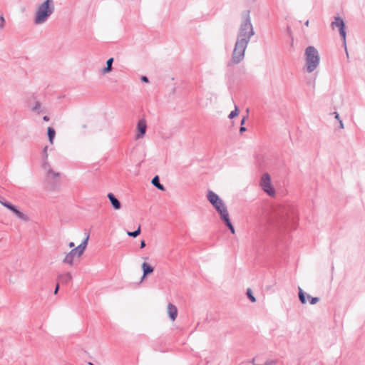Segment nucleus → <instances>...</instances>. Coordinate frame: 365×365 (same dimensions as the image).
I'll list each match as a JSON object with an SVG mask.
<instances>
[{
    "label": "nucleus",
    "mask_w": 365,
    "mask_h": 365,
    "mask_svg": "<svg viewBox=\"0 0 365 365\" xmlns=\"http://www.w3.org/2000/svg\"><path fill=\"white\" fill-rule=\"evenodd\" d=\"M55 9L53 0H46L41 4L36 10L34 18L36 24L44 23L53 13Z\"/></svg>",
    "instance_id": "3"
},
{
    "label": "nucleus",
    "mask_w": 365,
    "mask_h": 365,
    "mask_svg": "<svg viewBox=\"0 0 365 365\" xmlns=\"http://www.w3.org/2000/svg\"><path fill=\"white\" fill-rule=\"evenodd\" d=\"M9 201H6L4 198L0 197V203L3 205V206H6V204L8 203Z\"/></svg>",
    "instance_id": "33"
},
{
    "label": "nucleus",
    "mask_w": 365,
    "mask_h": 365,
    "mask_svg": "<svg viewBox=\"0 0 365 365\" xmlns=\"http://www.w3.org/2000/svg\"><path fill=\"white\" fill-rule=\"evenodd\" d=\"M151 183L153 184V186H155L156 188L161 191H164L165 190L164 185L160 182V178L158 175H155L153 177V178L151 180Z\"/></svg>",
    "instance_id": "17"
},
{
    "label": "nucleus",
    "mask_w": 365,
    "mask_h": 365,
    "mask_svg": "<svg viewBox=\"0 0 365 365\" xmlns=\"http://www.w3.org/2000/svg\"><path fill=\"white\" fill-rule=\"evenodd\" d=\"M207 198L217 212L225 205V202L220 197V196L212 190H209L207 191Z\"/></svg>",
    "instance_id": "7"
},
{
    "label": "nucleus",
    "mask_w": 365,
    "mask_h": 365,
    "mask_svg": "<svg viewBox=\"0 0 365 365\" xmlns=\"http://www.w3.org/2000/svg\"><path fill=\"white\" fill-rule=\"evenodd\" d=\"M113 61H114V58L112 57L107 60L106 66L105 68H103L101 71L102 73L105 74V73H109L112 71Z\"/></svg>",
    "instance_id": "18"
},
{
    "label": "nucleus",
    "mask_w": 365,
    "mask_h": 365,
    "mask_svg": "<svg viewBox=\"0 0 365 365\" xmlns=\"http://www.w3.org/2000/svg\"><path fill=\"white\" fill-rule=\"evenodd\" d=\"M217 212L220 215V219L224 222L225 225L230 230L232 234H234L235 232V227L230 219V215L226 205L220 210H218Z\"/></svg>",
    "instance_id": "8"
},
{
    "label": "nucleus",
    "mask_w": 365,
    "mask_h": 365,
    "mask_svg": "<svg viewBox=\"0 0 365 365\" xmlns=\"http://www.w3.org/2000/svg\"><path fill=\"white\" fill-rule=\"evenodd\" d=\"M309 20H307V21L304 23L305 26H309Z\"/></svg>",
    "instance_id": "44"
},
{
    "label": "nucleus",
    "mask_w": 365,
    "mask_h": 365,
    "mask_svg": "<svg viewBox=\"0 0 365 365\" xmlns=\"http://www.w3.org/2000/svg\"><path fill=\"white\" fill-rule=\"evenodd\" d=\"M43 120L44 121H48V120H49V117H48V115H44V116L43 117Z\"/></svg>",
    "instance_id": "41"
},
{
    "label": "nucleus",
    "mask_w": 365,
    "mask_h": 365,
    "mask_svg": "<svg viewBox=\"0 0 365 365\" xmlns=\"http://www.w3.org/2000/svg\"><path fill=\"white\" fill-rule=\"evenodd\" d=\"M72 279L71 273L66 272L64 274H60L58 275V281L62 284H68Z\"/></svg>",
    "instance_id": "16"
},
{
    "label": "nucleus",
    "mask_w": 365,
    "mask_h": 365,
    "mask_svg": "<svg viewBox=\"0 0 365 365\" xmlns=\"http://www.w3.org/2000/svg\"><path fill=\"white\" fill-rule=\"evenodd\" d=\"M273 219L279 225L287 226L289 223L294 224L296 217L294 210L287 207H279L274 210Z\"/></svg>",
    "instance_id": "2"
},
{
    "label": "nucleus",
    "mask_w": 365,
    "mask_h": 365,
    "mask_svg": "<svg viewBox=\"0 0 365 365\" xmlns=\"http://www.w3.org/2000/svg\"><path fill=\"white\" fill-rule=\"evenodd\" d=\"M108 198L110 202L111 206L114 210H120L121 208V203L118 199L112 192L108 194Z\"/></svg>",
    "instance_id": "13"
},
{
    "label": "nucleus",
    "mask_w": 365,
    "mask_h": 365,
    "mask_svg": "<svg viewBox=\"0 0 365 365\" xmlns=\"http://www.w3.org/2000/svg\"><path fill=\"white\" fill-rule=\"evenodd\" d=\"M146 129L147 123L145 119H140L137 123V133L135 135V139L138 140L143 138L146 133Z\"/></svg>",
    "instance_id": "10"
},
{
    "label": "nucleus",
    "mask_w": 365,
    "mask_h": 365,
    "mask_svg": "<svg viewBox=\"0 0 365 365\" xmlns=\"http://www.w3.org/2000/svg\"><path fill=\"white\" fill-rule=\"evenodd\" d=\"M89 239V234H88L86 238L81 242V243L76 247L73 248L75 253L77 255V257H80L86 249L88 241Z\"/></svg>",
    "instance_id": "11"
},
{
    "label": "nucleus",
    "mask_w": 365,
    "mask_h": 365,
    "mask_svg": "<svg viewBox=\"0 0 365 365\" xmlns=\"http://www.w3.org/2000/svg\"><path fill=\"white\" fill-rule=\"evenodd\" d=\"M48 145H46L43 150H42V155H43V159L45 160V164H48Z\"/></svg>",
    "instance_id": "26"
},
{
    "label": "nucleus",
    "mask_w": 365,
    "mask_h": 365,
    "mask_svg": "<svg viewBox=\"0 0 365 365\" xmlns=\"http://www.w3.org/2000/svg\"><path fill=\"white\" fill-rule=\"evenodd\" d=\"M299 299L302 304H306L307 299L309 300V304L314 305L319 301V298L317 297H312L309 294L303 291L301 287H299Z\"/></svg>",
    "instance_id": "9"
},
{
    "label": "nucleus",
    "mask_w": 365,
    "mask_h": 365,
    "mask_svg": "<svg viewBox=\"0 0 365 365\" xmlns=\"http://www.w3.org/2000/svg\"><path fill=\"white\" fill-rule=\"evenodd\" d=\"M287 33H288L289 34H291V29H290V27H289V26H287Z\"/></svg>",
    "instance_id": "43"
},
{
    "label": "nucleus",
    "mask_w": 365,
    "mask_h": 365,
    "mask_svg": "<svg viewBox=\"0 0 365 365\" xmlns=\"http://www.w3.org/2000/svg\"><path fill=\"white\" fill-rule=\"evenodd\" d=\"M11 212L14 213L16 215V217L21 220H23L24 221H27L29 220L28 216L23 213L22 212H21L16 206Z\"/></svg>",
    "instance_id": "19"
},
{
    "label": "nucleus",
    "mask_w": 365,
    "mask_h": 365,
    "mask_svg": "<svg viewBox=\"0 0 365 365\" xmlns=\"http://www.w3.org/2000/svg\"><path fill=\"white\" fill-rule=\"evenodd\" d=\"M141 269L143 271V276L140 282H142L148 275L152 274L154 271V267L145 262L142 264Z\"/></svg>",
    "instance_id": "12"
},
{
    "label": "nucleus",
    "mask_w": 365,
    "mask_h": 365,
    "mask_svg": "<svg viewBox=\"0 0 365 365\" xmlns=\"http://www.w3.org/2000/svg\"><path fill=\"white\" fill-rule=\"evenodd\" d=\"M11 212L14 213L16 215V217L21 220H23L24 221H27L29 220L28 216L23 213L22 212H21L16 206Z\"/></svg>",
    "instance_id": "21"
},
{
    "label": "nucleus",
    "mask_w": 365,
    "mask_h": 365,
    "mask_svg": "<svg viewBox=\"0 0 365 365\" xmlns=\"http://www.w3.org/2000/svg\"><path fill=\"white\" fill-rule=\"evenodd\" d=\"M246 294H247L248 299L251 301V302H256V298L253 295L252 291V289L250 288H248L247 289Z\"/></svg>",
    "instance_id": "25"
},
{
    "label": "nucleus",
    "mask_w": 365,
    "mask_h": 365,
    "mask_svg": "<svg viewBox=\"0 0 365 365\" xmlns=\"http://www.w3.org/2000/svg\"><path fill=\"white\" fill-rule=\"evenodd\" d=\"M47 135L50 143L53 144L56 136V131L53 127H48L47 128Z\"/></svg>",
    "instance_id": "22"
},
{
    "label": "nucleus",
    "mask_w": 365,
    "mask_h": 365,
    "mask_svg": "<svg viewBox=\"0 0 365 365\" xmlns=\"http://www.w3.org/2000/svg\"><path fill=\"white\" fill-rule=\"evenodd\" d=\"M305 60L307 71L313 72L319 66L320 57L317 49L313 46H309L305 49Z\"/></svg>",
    "instance_id": "4"
},
{
    "label": "nucleus",
    "mask_w": 365,
    "mask_h": 365,
    "mask_svg": "<svg viewBox=\"0 0 365 365\" xmlns=\"http://www.w3.org/2000/svg\"><path fill=\"white\" fill-rule=\"evenodd\" d=\"M246 118H247L246 116H244V117L242 118L241 122H240L241 125H243L245 124V120H246Z\"/></svg>",
    "instance_id": "39"
},
{
    "label": "nucleus",
    "mask_w": 365,
    "mask_h": 365,
    "mask_svg": "<svg viewBox=\"0 0 365 365\" xmlns=\"http://www.w3.org/2000/svg\"><path fill=\"white\" fill-rule=\"evenodd\" d=\"M48 175H52L53 178H56L59 176V173L54 172L51 168H48Z\"/></svg>",
    "instance_id": "29"
},
{
    "label": "nucleus",
    "mask_w": 365,
    "mask_h": 365,
    "mask_svg": "<svg viewBox=\"0 0 365 365\" xmlns=\"http://www.w3.org/2000/svg\"><path fill=\"white\" fill-rule=\"evenodd\" d=\"M43 168L44 169L50 168H49V164L48 163V164H45V160H43Z\"/></svg>",
    "instance_id": "38"
},
{
    "label": "nucleus",
    "mask_w": 365,
    "mask_h": 365,
    "mask_svg": "<svg viewBox=\"0 0 365 365\" xmlns=\"http://www.w3.org/2000/svg\"><path fill=\"white\" fill-rule=\"evenodd\" d=\"M74 246H75L74 242H69V244H68V247H69L70 248L74 247Z\"/></svg>",
    "instance_id": "42"
},
{
    "label": "nucleus",
    "mask_w": 365,
    "mask_h": 365,
    "mask_svg": "<svg viewBox=\"0 0 365 365\" xmlns=\"http://www.w3.org/2000/svg\"><path fill=\"white\" fill-rule=\"evenodd\" d=\"M0 29H3L4 27V23H5V19H4V17L3 15H0Z\"/></svg>",
    "instance_id": "31"
},
{
    "label": "nucleus",
    "mask_w": 365,
    "mask_h": 365,
    "mask_svg": "<svg viewBox=\"0 0 365 365\" xmlns=\"http://www.w3.org/2000/svg\"><path fill=\"white\" fill-rule=\"evenodd\" d=\"M41 108V103L39 102H36V104H35V106L33 108V110L34 111H36L38 113H40L42 112L41 110H40Z\"/></svg>",
    "instance_id": "27"
},
{
    "label": "nucleus",
    "mask_w": 365,
    "mask_h": 365,
    "mask_svg": "<svg viewBox=\"0 0 365 365\" xmlns=\"http://www.w3.org/2000/svg\"><path fill=\"white\" fill-rule=\"evenodd\" d=\"M276 360H267L263 364H255V365H276Z\"/></svg>",
    "instance_id": "28"
},
{
    "label": "nucleus",
    "mask_w": 365,
    "mask_h": 365,
    "mask_svg": "<svg viewBox=\"0 0 365 365\" xmlns=\"http://www.w3.org/2000/svg\"><path fill=\"white\" fill-rule=\"evenodd\" d=\"M77 257V255L75 253L74 250L72 249L68 253H67L63 258L62 262L63 264H68L70 266H73L74 258Z\"/></svg>",
    "instance_id": "14"
},
{
    "label": "nucleus",
    "mask_w": 365,
    "mask_h": 365,
    "mask_svg": "<svg viewBox=\"0 0 365 365\" xmlns=\"http://www.w3.org/2000/svg\"><path fill=\"white\" fill-rule=\"evenodd\" d=\"M59 290V282H57L55 289H54V294H56Z\"/></svg>",
    "instance_id": "35"
},
{
    "label": "nucleus",
    "mask_w": 365,
    "mask_h": 365,
    "mask_svg": "<svg viewBox=\"0 0 365 365\" xmlns=\"http://www.w3.org/2000/svg\"><path fill=\"white\" fill-rule=\"evenodd\" d=\"M332 114L334 115V118H335L338 121H339V120H341V119H340V118H339V113H338L337 112H334Z\"/></svg>",
    "instance_id": "36"
},
{
    "label": "nucleus",
    "mask_w": 365,
    "mask_h": 365,
    "mask_svg": "<svg viewBox=\"0 0 365 365\" xmlns=\"http://www.w3.org/2000/svg\"><path fill=\"white\" fill-rule=\"evenodd\" d=\"M140 232H141L140 225H139L138 227L137 228V230H135L134 231H128L127 235L129 237L135 238L140 234Z\"/></svg>",
    "instance_id": "23"
},
{
    "label": "nucleus",
    "mask_w": 365,
    "mask_h": 365,
    "mask_svg": "<svg viewBox=\"0 0 365 365\" xmlns=\"http://www.w3.org/2000/svg\"><path fill=\"white\" fill-rule=\"evenodd\" d=\"M246 130H247L246 127H245L243 125H241L240 128V133H242L245 131H246Z\"/></svg>",
    "instance_id": "37"
},
{
    "label": "nucleus",
    "mask_w": 365,
    "mask_h": 365,
    "mask_svg": "<svg viewBox=\"0 0 365 365\" xmlns=\"http://www.w3.org/2000/svg\"><path fill=\"white\" fill-rule=\"evenodd\" d=\"M140 80H141L142 82H144V83H148L149 82V78L146 76H142L141 78H140Z\"/></svg>",
    "instance_id": "32"
},
{
    "label": "nucleus",
    "mask_w": 365,
    "mask_h": 365,
    "mask_svg": "<svg viewBox=\"0 0 365 365\" xmlns=\"http://www.w3.org/2000/svg\"><path fill=\"white\" fill-rule=\"evenodd\" d=\"M5 207H6L7 209H9V210L12 211L13 209H14L15 207V205H13L11 202H9L8 203L6 204V206Z\"/></svg>",
    "instance_id": "30"
},
{
    "label": "nucleus",
    "mask_w": 365,
    "mask_h": 365,
    "mask_svg": "<svg viewBox=\"0 0 365 365\" xmlns=\"http://www.w3.org/2000/svg\"><path fill=\"white\" fill-rule=\"evenodd\" d=\"M255 34L250 16V11L247 10L237 31V39L232 53V58L227 66H230L232 65L238 64L244 59L245 50L251 38Z\"/></svg>",
    "instance_id": "1"
},
{
    "label": "nucleus",
    "mask_w": 365,
    "mask_h": 365,
    "mask_svg": "<svg viewBox=\"0 0 365 365\" xmlns=\"http://www.w3.org/2000/svg\"><path fill=\"white\" fill-rule=\"evenodd\" d=\"M332 29H334L335 27L339 29V34L343 40V43L346 50V25L342 18L339 16L334 17V21L331 22V24Z\"/></svg>",
    "instance_id": "5"
},
{
    "label": "nucleus",
    "mask_w": 365,
    "mask_h": 365,
    "mask_svg": "<svg viewBox=\"0 0 365 365\" xmlns=\"http://www.w3.org/2000/svg\"><path fill=\"white\" fill-rule=\"evenodd\" d=\"M262 189L269 196L275 195V190L271 184V178L267 173L262 175L260 182Z\"/></svg>",
    "instance_id": "6"
},
{
    "label": "nucleus",
    "mask_w": 365,
    "mask_h": 365,
    "mask_svg": "<svg viewBox=\"0 0 365 365\" xmlns=\"http://www.w3.org/2000/svg\"><path fill=\"white\" fill-rule=\"evenodd\" d=\"M168 314L171 321H175L178 316V309L172 303L168 305Z\"/></svg>",
    "instance_id": "15"
},
{
    "label": "nucleus",
    "mask_w": 365,
    "mask_h": 365,
    "mask_svg": "<svg viewBox=\"0 0 365 365\" xmlns=\"http://www.w3.org/2000/svg\"><path fill=\"white\" fill-rule=\"evenodd\" d=\"M145 246H146V244H145V240H142L140 241V249L144 248Z\"/></svg>",
    "instance_id": "34"
},
{
    "label": "nucleus",
    "mask_w": 365,
    "mask_h": 365,
    "mask_svg": "<svg viewBox=\"0 0 365 365\" xmlns=\"http://www.w3.org/2000/svg\"><path fill=\"white\" fill-rule=\"evenodd\" d=\"M238 114H239V108H238V107L235 105V109L230 112V114H229V115H228V118H229L230 119H232V118H235L236 116H237V115H238Z\"/></svg>",
    "instance_id": "24"
},
{
    "label": "nucleus",
    "mask_w": 365,
    "mask_h": 365,
    "mask_svg": "<svg viewBox=\"0 0 365 365\" xmlns=\"http://www.w3.org/2000/svg\"><path fill=\"white\" fill-rule=\"evenodd\" d=\"M339 128H344V123H343V121L341 120H339Z\"/></svg>",
    "instance_id": "40"
},
{
    "label": "nucleus",
    "mask_w": 365,
    "mask_h": 365,
    "mask_svg": "<svg viewBox=\"0 0 365 365\" xmlns=\"http://www.w3.org/2000/svg\"><path fill=\"white\" fill-rule=\"evenodd\" d=\"M11 212L14 213L16 215V217L21 220H23L24 221H27L29 220L28 216L23 213L22 212H21L16 206Z\"/></svg>",
    "instance_id": "20"
},
{
    "label": "nucleus",
    "mask_w": 365,
    "mask_h": 365,
    "mask_svg": "<svg viewBox=\"0 0 365 365\" xmlns=\"http://www.w3.org/2000/svg\"><path fill=\"white\" fill-rule=\"evenodd\" d=\"M88 365H94L92 362H88Z\"/></svg>",
    "instance_id": "45"
}]
</instances>
